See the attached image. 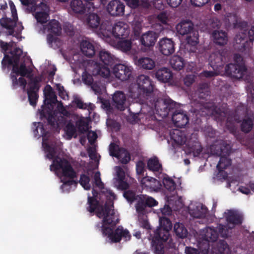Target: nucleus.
<instances>
[{
    "label": "nucleus",
    "mask_w": 254,
    "mask_h": 254,
    "mask_svg": "<svg viewBox=\"0 0 254 254\" xmlns=\"http://www.w3.org/2000/svg\"><path fill=\"white\" fill-rule=\"evenodd\" d=\"M136 64L138 66L144 69L150 70L155 66V62L150 58L143 57L139 59Z\"/></svg>",
    "instance_id": "nucleus-35"
},
{
    "label": "nucleus",
    "mask_w": 254,
    "mask_h": 254,
    "mask_svg": "<svg viewBox=\"0 0 254 254\" xmlns=\"http://www.w3.org/2000/svg\"><path fill=\"white\" fill-rule=\"evenodd\" d=\"M198 91L199 93V97L201 99H205L210 93L208 85L205 83L199 85Z\"/></svg>",
    "instance_id": "nucleus-50"
},
{
    "label": "nucleus",
    "mask_w": 254,
    "mask_h": 254,
    "mask_svg": "<svg viewBox=\"0 0 254 254\" xmlns=\"http://www.w3.org/2000/svg\"><path fill=\"white\" fill-rule=\"evenodd\" d=\"M124 196L130 203L136 200L137 198V195H136L135 191L131 190H125L124 193Z\"/></svg>",
    "instance_id": "nucleus-58"
},
{
    "label": "nucleus",
    "mask_w": 254,
    "mask_h": 254,
    "mask_svg": "<svg viewBox=\"0 0 254 254\" xmlns=\"http://www.w3.org/2000/svg\"><path fill=\"white\" fill-rule=\"evenodd\" d=\"M53 162L50 166L51 171H59L61 173L63 178L61 182L62 189L65 187H70L73 185L78 184V180H74L77 178V173L73 168L70 163L66 159L59 157L53 158Z\"/></svg>",
    "instance_id": "nucleus-3"
},
{
    "label": "nucleus",
    "mask_w": 254,
    "mask_h": 254,
    "mask_svg": "<svg viewBox=\"0 0 254 254\" xmlns=\"http://www.w3.org/2000/svg\"><path fill=\"white\" fill-rule=\"evenodd\" d=\"M254 121L252 119L248 117L244 119L241 124V130L242 131L248 133L250 132L253 128Z\"/></svg>",
    "instance_id": "nucleus-44"
},
{
    "label": "nucleus",
    "mask_w": 254,
    "mask_h": 254,
    "mask_svg": "<svg viewBox=\"0 0 254 254\" xmlns=\"http://www.w3.org/2000/svg\"><path fill=\"white\" fill-rule=\"evenodd\" d=\"M217 228L218 235H219L223 238H226L228 237V230L226 226L219 224Z\"/></svg>",
    "instance_id": "nucleus-60"
},
{
    "label": "nucleus",
    "mask_w": 254,
    "mask_h": 254,
    "mask_svg": "<svg viewBox=\"0 0 254 254\" xmlns=\"http://www.w3.org/2000/svg\"><path fill=\"white\" fill-rule=\"evenodd\" d=\"M0 48L1 52L4 53V57L1 61V68L4 71L6 67H10L12 64V55L10 56L7 54V51L9 49L8 43L0 40Z\"/></svg>",
    "instance_id": "nucleus-23"
},
{
    "label": "nucleus",
    "mask_w": 254,
    "mask_h": 254,
    "mask_svg": "<svg viewBox=\"0 0 254 254\" xmlns=\"http://www.w3.org/2000/svg\"><path fill=\"white\" fill-rule=\"evenodd\" d=\"M117 158L120 160L122 164H127L130 160V154L126 149L121 148L118 157Z\"/></svg>",
    "instance_id": "nucleus-48"
},
{
    "label": "nucleus",
    "mask_w": 254,
    "mask_h": 254,
    "mask_svg": "<svg viewBox=\"0 0 254 254\" xmlns=\"http://www.w3.org/2000/svg\"><path fill=\"white\" fill-rule=\"evenodd\" d=\"M33 133L35 137H43L42 145L44 147L45 151L47 152V157L49 159H53L56 154L55 148L46 142V137L48 131L45 128L43 123L41 122H34L33 123Z\"/></svg>",
    "instance_id": "nucleus-7"
},
{
    "label": "nucleus",
    "mask_w": 254,
    "mask_h": 254,
    "mask_svg": "<svg viewBox=\"0 0 254 254\" xmlns=\"http://www.w3.org/2000/svg\"><path fill=\"white\" fill-rule=\"evenodd\" d=\"M70 6L74 12L82 14L86 10L87 4L82 0H71Z\"/></svg>",
    "instance_id": "nucleus-36"
},
{
    "label": "nucleus",
    "mask_w": 254,
    "mask_h": 254,
    "mask_svg": "<svg viewBox=\"0 0 254 254\" xmlns=\"http://www.w3.org/2000/svg\"><path fill=\"white\" fill-rule=\"evenodd\" d=\"M243 108L244 110L243 113H245L244 108L243 107H238L235 111V112L229 114L228 116L227 111L224 110L221 111L220 109H218L216 111L215 119L218 122H222L226 119V127L229 130V131L233 134L236 135L237 132V128L235 125V122L239 123V117H238L235 114L239 113V111L241 110Z\"/></svg>",
    "instance_id": "nucleus-6"
},
{
    "label": "nucleus",
    "mask_w": 254,
    "mask_h": 254,
    "mask_svg": "<svg viewBox=\"0 0 254 254\" xmlns=\"http://www.w3.org/2000/svg\"><path fill=\"white\" fill-rule=\"evenodd\" d=\"M220 160L217 165V169L219 173L223 172L224 170L226 169L231 164V160L229 158V156H219Z\"/></svg>",
    "instance_id": "nucleus-45"
},
{
    "label": "nucleus",
    "mask_w": 254,
    "mask_h": 254,
    "mask_svg": "<svg viewBox=\"0 0 254 254\" xmlns=\"http://www.w3.org/2000/svg\"><path fill=\"white\" fill-rule=\"evenodd\" d=\"M174 231L179 238H185L188 236V232L183 223H176L174 226Z\"/></svg>",
    "instance_id": "nucleus-42"
},
{
    "label": "nucleus",
    "mask_w": 254,
    "mask_h": 254,
    "mask_svg": "<svg viewBox=\"0 0 254 254\" xmlns=\"http://www.w3.org/2000/svg\"><path fill=\"white\" fill-rule=\"evenodd\" d=\"M154 107L157 114H159L162 118H165L168 116L167 111V106L166 99L164 100H157L154 103Z\"/></svg>",
    "instance_id": "nucleus-33"
},
{
    "label": "nucleus",
    "mask_w": 254,
    "mask_h": 254,
    "mask_svg": "<svg viewBox=\"0 0 254 254\" xmlns=\"http://www.w3.org/2000/svg\"><path fill=\"white\" fill-rule=\"evenodd\" d=\"M160 228L156 229L155 233L163 236L162 239L168 240L169 237V231L172 228V224L170 220L165 216L159 218Z\"/></svg>",
    "instance_id": "nucleus-17"
},
{
    "label": "nucleus",
    "mask_w": 254,
    "mask_h": 254,
    "mask_svg": "<svg viewBox=\"0 0 254 254\" xmlns=\"http://www.w3.org/2000/svg\"><path fill=\"white\" fill-rule=\"evenodd\" d=\"M166 102L168 106L167 108L168 116L170 113H171L172 115L173 114L176 110H179L181 108L179 104L170 99H166Z\"/></svg>",
    "instance_id": "nucleus-49"
},
{
    "label": "nucleus",
    "mask_w": 254,
    "mask_h": 254,
    "mask_svg": "<svg viewBox=\"0 0 254 254\" xmlns=\"http://www.w3.org/2000/svg\"><path fill=\"white\" fill-rule=\"evenodd\" d=\"M147 168L152 172H160L162 170L161 164L159 163L157 157L150 158L147 161Z\"/></svg>",
    "instance_id": "nucleus-38"
},
{
    "label": "nucleus",
    "mask_w": 254,
    "mask_h": 254,
    "mask_svg": "<svg viewBox=\"0 0 254 254\" xmlns=\"http://www.w3.org/2000/svg\"><path fill=\"white\" fill-rule=\"evenodd\" d=\"M248 26V22L245 21L236 20V22L234 23V27L235 28H240L241 30L245 31H247Z\"/></svg>",
    "instance_id": "nucleus-64"
},
{
    "label": "nucleus",
    "mask_w": 254,
    "mask_h": 254,
    "mask_svg": "<svg viewBox=\"0 0 254 254\" xmlns=\"http://www.w3.org/2000/svg\"><path fill=\"white\" fill-rule=\"evenodd\" d=\"M146 205L148 207H152L157 205L158 202L152 197L144 195Z\"/></svg>",
    "instance_id": "nucleus-62"
},
{
    "label": "nucleus",
    "mask_w": 254,
    "mask_h": 254,
    "mask_svg": "<svg viewBox=\"0 0 254 254\" xmlns=\"http://www.w3.org/2000/svg\"><path fill=\"white\" fill-rule=\"evenodd\" d=\"M212 37L213 42L218 45L224 46L227 43V33L222 30L213 31Z\"/></svg>",
    "instance_id": "nucleus-28"
},
{
    "label": "nucleus",
    "mask_w": 254,
    "mask_h": 254,
    "mask_svg": "<svg viewBox=\"0 0 254 254\" xmlns=\"http://www.w3.org/2000/svg\"><path fill=\"white\" fill-rule=\"evenodd\" d=\"M73 103L76 105V107L81 109H86L87 106L86 103H84L81 99L79 97H75L74 98Z\"/></svg>",
    "instance_id": "nucleus-63"
},
{
    "label": "nucleus",
    "mask_w": 254,
    "mask_h": 254,
    "mask_svg": "<svg viewBox=\"0 0 254 254\" xmlns=\"http://www.w3.org/2000/svg\"><path fill=\"white\" fill-rule=\"evenodd\" d=\"M247 69L246 65L232 63L227 64L225 68L226 74L235 79L242 78Z\"/></svg>",
    "instance_id": "nucleus-14"
},
{
    "label": "nucleus",
    "mask_w": 254,
    "mask_h": 254,
    "mask_svg": "<svg viewBox=\"0 0 254 254\" xmlns=\"http://www.w3.org/2000/svg\"><path fill=\"white\" fill-rule=\"evenodd\" d=\"M158 34L153 31H148L142 34L140 38L141 50L147 51L155 45L158 38Z\"/></svg>",
    "instance_id": "nucleus-13"
},
{
    "label": "nucleus",
    "mask_w": 254,
    "mask_h": 254,
    "mask_svg": "<svg viewBox=\"0 0 254 254\" xmlns=\"http://www.w3.org/2000/svg\"><path fill=\"white\" fill-rule=\"evenodd\" d=\"M219 252L221 254H230L229 246L225 240H219L217 244Z\"/></svg>",
    "instance_id": "nucleus-51"
},
{
    "label": "nucleus",
    "mask_w": 254,
    "mask_h": 254,
    "mask_svg": "<svg viewBox=\"0 0 254 254\" xmlns=\"http://www.w3.org/2000/svg\"><path fill=\"white\" fill-rule=\"evenodd\" d=\"M212 151L218 156H229L231 153V146L229 144L222 143L219 145H212L211 147Z\"/></svg>",
    "instance_id": "nucleus-27"
},
{
    "label": "nucleus",
    "mask_w": 254,
    "mask_h": 254,
    "mask_svg": "<svg viewBox=\"0 0 254 254\" xmlns=\"http://www.w3.org/2000/svg\"><path fill=\"white\" fill-rule=\"evenodd\" d=\"M95 185L99 189H102L104 187V183L102 182L100 177V173L98 171L95 173L94 176Z\"/></svg>",
    "instance_id": "nucleus-59"
},
{
    "label": "nucleus",
    "mask_w": 254,
    "mask_h": 254,
    "mask_svg": "<svg viewBox=\"0 0 254 254\" xmlns=\"http://www.w3.org/2000/svg\"><path fill=\"white\" fill-rule=\"evenodd\" d=\"M22 53V50L19 48H16L10 51L9 53L12 55V64L10 65H12V68L10 76L13 89L16 88L19 85L22 87L23 90L25 91L27 81L23 77L31 74L32 69L27 67L24 63L19 65V62Z\"/></svg>",
    "instance_id": "nucleus-2"
},
{
    "label": "nucleus",
    "mask_w": 254,
    "mask_h": 254,
    "mask_svg": "<svg viewBox=\"0 0 254 254\" xmlns=\"http://www.w3.org/2000/svg\"><path fill=\"white\" fill-rule=\"evenodd\" d=\"M101 232L104 236H107L113 243L120 242L122 238L127 241L129 240L131 238L129 231L127 229L124 230L121 226L118 227L114 232L112 228L104 225L101 229Z\"/></svg>",
    "instance_id": "nucleus-9"
},
{
    "label": "nucleus",
    "mask_w": 254,
    "mask_h": 254,
    "mask_svg": "<svg viewBox=\"0 0 254 254\" xmlns=\"http://www.w3.org/2000/svg\"><path fill=\"white\" fill-rule=\"evenodd\" d=\"M171 67L176 70L182 69L185 64L184 59L180 56L175 55L170 60Z\"/></svg>",
    "instance_id": "nucleus-37"
},
{
    "label": "nucleus",
    "mask_w": 254,
    "mask_h": 254,
    "mask_svg": "<svg viewBox=\"0 0 254 254\" xmlns=\"http://www.w3.org/2000/svg\"><path fill=\"white\" fill-rule=\"evenodd\" d=\"M163 236L154 234L151 242V245L152 249L155 254H164V247L163 243L166 242L167 240H165L162 239Z\"/></svg>",
    "instance_id": "nucleus-24"
},
{
    "label": "nucleus",
    "mask_w": 254,
    "mask_h": 254,
    "mask_svg": "<svg viewBox=\"0 0 254 254\" xmlns=\"http://www.w3.org/2000/svg\"><path fill=\"white\" fill-rule=\"evenodd\" d=\"M47 29L49 32L59 35L61 33L62 28L59 22L53 19L48 24Z\"/></svg>",
    "instance_id": "nucleus-41"
},
{
    "label": "nucleus",
    "mask_w": 254,
    "mask_h": 254,
    "mask_svg": "<svg viewBox=\"0 0 254 254\" xmlns=\"http://www.w3.org/2000/svg\"><path fill=\"white\" fill-rule=\"evenodd\" d=\"M137 202L135 204L136 210L137 213L143 214L145 213V208L147 207L146 205V201L144 194L137 195Z\"/></svg>",
    "instance_id": "nucleus-39"
},
{
    "label": "nucleus",
    "mask_w": 254,
    "mask_h": 254,
    "mask_svg": "<svg viewBox=\"0 0 254 254\" xmlns=\"http://www.w3.org/2000/svg\"><path fill=\"white\" fill-rule=\"evenodd\" d=\"M87 25L92 29H97L100 27V32L103 34L106 32V31L110 30V27L105 26V24L101 23L100 16L95 13H90L86 18Z\"/></svg>",
    "instance_id": "nucleus-16"
},
{
    "label": "nucleus",
    "mask_w": 254,
    "mask_h": 254,
    "mask_svg": "<svg viewBox=\"0 0 254 254\" xmlns=\"http://www.w3.org/2000/svg\"><path fill=\"white\" fill-rule=\"evenodd\" d=\"M49 17V14L45 11L37 12L35 13V18L38 22L45 23Z\"/></svg>",
    "instance_id": "nucleus-56"
},
{
    "label": "nucleus",
    "mask_w": 254,
    "mask_h": 254,
    "mask_svg": "<svg viewBox=\"0 0 254 254\" xmlns=\"http://www.w3.org/2000/svg\"><path fill=\"white\" fill-rule=\"evenodd\" d=\"M160 52L165 56H170L175 52V43L171 39L164 38L159 42Z\"/></svg>",
    "instance_id": "nucleus-21"
},
{
    "label": "nucleus",
    "mask_w": 254,
    "mask_h": 254,
    "mask_svg": "<svg viewBox=\"0 0 254 254\" xmlns=\"http://www.w3.org/2000/svg\"><path fill=\"white\" fill-rule=\"evenodd\" d=\"M140 183L143 188L150 191H158L162 187L160 181L148 176L143 177L141 179Z\"/></svg>",
    "instance_id": "nucleus-20"
},
{
    "label": "nucleus",
    "mask_w": 254,
    "mask_h": 254,
    "mask_svg": "<svg viewBox=\"0 0 254 254\" xmlns=\"http://www.w3.org/2000/svg\"><path fill=\"white\" fill-rule=\"evenodd\" d=\"M78 130L80 133H84L88 130V124L83 120H79L76 122Z\"/></svg>",
    "instance_id": "nucleus-57"
},
{
    "label": "nucleus",
    "mask_w": 254,
    "mask_h": 254,
    "mask_svg": "<svg viewBox=\"0 0 254 254\" xmlns=\"http://www.w3.org/2000/svg\"><path fill=\"white\" fill-rule=\"evenodd\" d=\"M187 41L189 44L192 46H196L199 42L198 32H192L191 34H190V35L187 37Z\"/></svg>",
    "instance_id": "nucleus-54"
},
{
    "label": "nucleus",
    "mask_w": 254,
    "mask_h": 254,
    "mask_svg": "<svg viewBox=\"0 0 254 254\" xmlns=\"http://www.w3.org/2000/svg\"><path fill=\"white\" fill-rule=\"evenodd\" d=\"M127 98L123 92L116 91L113 96V102L115 107L120 111H124L126 108Z\"/></svg>",
    "instance_id": "nucleus-26"
},
{
    "label": "nucleus",
    "mask_w": 254,
    "mask_h": 254,
    "mask_svg": "<svg viewBox=\"0 0 254 254\" xmlns=\"http://www.w3.org/2000/svg\"><path fill=\"white\" fill-rule=\"evenodd\" d=\"M170 135L171 139L179 145L185 144L188 139L186 136L185 132L179 129L173 130Z\"/></svg>",
    "instance_id": "nucleus-31"
},
{
    "label": "nucleus",
    "mask_w": 254,
    "mask_h": 254,
    "mask_svg": "<svg viewBox=\"0 0 254 254\" xmlns=\"http://www.w3.org/2000/svg\"><path fill=\"white\" fill-rule=\"evenodd\" d=\"M90 181V177L85 174H82L80 175V180L78 181V183H79L85 190H90L91 189Z\"/></svg>",
    "instance_id": "nucleus-52"
},
{
    "label": "nucleus",
    "mask_w": 254,
    "mask_h": 254,
    "mask_svg": "<svg viewBox=\"0 0 254 254\" xmlns=\"http://www.w3.org/2000/svg\"><path fill=\"white\" fill-rule=\"evenodd\" d=\"M64 131L69 138L71 139L76 133V129L74 125L71 122H69L65 126Z\"/></svg>",
    "instance_id": "nucleus-53"
},
{
    "label": "nucleus",
    "mask_w": 254,
    "mask_h": 254,
    "mask_svg": "<svg viewBox=\"0 0 254 254\" xmlns=\"http://www.w3.org/2000/svg\"><path fill=\"white\" fill-rule=\"evenodd\" d=\"M155 77L159 81L167 83L172 79L173 73L170 69L163 67L156 71Z\"/></svg>",
    "instance_id": "nucleus-29"
},
{
    "label": "nucleus",
    "mask_w": 254,
    "mask_h": 254,
    "mask_svg": "<svg viewBox=\"0 0 254 254\" xmlns=\"http://www.w3.org/2000/svg\"><path fill=\"white\" fill-rule=\"evenodd\" d=\"M132 42L130 40H121L117 44V47L123 52H127L130 50Z\"/></svg>",
    "instance_id": "nucleus-46"
},
{
    "label": "nucleus",
    "mask_w": 254,
    "mask_h": 254,
    "mask_svg": "<svg viewBox=\"0 0 254 254\" xmlns=\"http://www.w3.org/2000/svg\"><path fill=\"white\" fill-rule=\"evenodd\" d=\"M100 63L95 62L93 72L103 77L108 78L110 75V68L115 64V58L110 53L101 50L99 54Z\"/></svg>",
    "instance_id": "nucleus-5"
},
{
    "label": "nucleus",
    "mask_w": 254,
    "mask_h": 254,
    "mask_svg": "<svg viewBox=\"0 0 254 254\" xmlns=\"http://www.w3.org/2000/svg\"><path fill=\"white\" fill-rule=\"evenodd\" d=\"M82 80L83 82L88 85H91L93 82V78L92 76L88 73L86 71L83 73L82 74Z\"/></svg>",
    "instance_id": "nucleus-61"
},
{
    "label": "nucleus",
    "mask_w": 254,
    "mask_h": 254,
    "mask_svg": "<svg viewBox=\"0 0 254 254\" xmlns=\"http://www.w3.org/2000/svg\"><path fill=\"white\" fill-rule=\"evenodd\" d=\"M132 70L131 66L119 64L113 66V73L117 78L121 81H126L131 77Z\"/></svg>",
    "instance_id": "nucleus-12"
},
{
    "label": "nucleus",
    "mask_w": 254,
    "mask_h": 254,
    "mask_svg": "<svg viewBox=\"0 0 254 254\" xmlns=\"http://www.w3.org/2000/svg\"><path fill=\"white\" fill-rule=\"evenodd\" d=\"M162 183L165 188L168 191L171 192L175 190L176 184L175 181L168 176L164 177Z\"/></svg>",
    "instance_id": "nucleus-47"
},
{
    "label": "nucleus",
    "mask_w": 254,
    "mask_h": 254,
    "mask_svg": "<svg viewBox=\"0 0 254 254\" xmlns=\"http://www.w3.org/2000/svg\"><path fill=\"white\" fill-rule=\"evenodd\" d=\"M125 5L120 0H112L108 4L106 9L112 16L119 17L125 14Z\"/></svg>",
    "instance_id": "nucleus-15"
},
{
    "label": "nucleus",
    "mask_w": 254,
    "mask_h": 254,
    "mask_svg": "<svg viewBox=\"0 0 254 254\" xmlns=\"http://www.w3.org/2000/svg\"><path fill=\"white\" fill-rule=\"evenodd\" d=\"M227 222L233 225H240L242 224V216L236 211L229 210L226 215Z\"/></svg>",
    "instance_id": "nucleus-34"
},
{
    "label": "nucleus",
    "mask_w": 254,
    "mask_h": 254,
    "mask_svg": "<svg viewBox=\"0 0 254 254\" xmlns=\"http://www.w3.org/2000/svg\"><path fill=\"white\" fill-rule=\"evenodd\" d=\"M176 30L181 35L191 34L193 32V24L190 20H182L177 25Z\"/></svg>",
    "instance_id": "nucleus-25"
},
{
    "label": "nucleus",
    "mask_w": 254,
    "mask_h": 254,
    "mask_svg": "<svg viewBox=\"0 0 254 254\" xmlns=\"http://www.w3.org/2000/svg\"><path fill=\"white\" fill-rule=\"evenodd\" d=\"M153 91V84L149 76L141 74L139 75L136 83L129 87V96L133 99H139L142 96H149Z\"/></svg>",
    "instance_id": "nucleus-4"
},
{
    "label": "nucleus",
    "mask_w": 254,
    "mask_h": 254,
    "mask_svg": "<svg viewBox=\"0 0 254 254\" xmlns=\"http://www.w3.org/2000/svg\"><path fill=\"white\" fill-rule=\"evenodd\" d=\"M80 50L82 53L87 57H92L95 54V47L87 40H83L80 43Z\"/></svg>",
    "instance_id": "nucleus-30"
},
{
    "label": "nucleus",
    "mask_w": 254,
    "mask_h": 254,
    "mask_svg": "<svg viewBox=\"0 0 254 254\" xmlns=\"http://www.w3.org/2000/svg\"><path fill=\"white\" fill-rule=\"evenodd\" d=\"M9 4L11 11L12 19L8 18L6 16H3L0 19V25L2 27L8 30V31L5 32L6 36H16L14 35V28L18 21L17 11L14 3L11 0L9 1Z\"/></svg>",
    "instance_id": "nucleus-8"
},
{
    "label": "nucleus",
    "mask_w": 254,
    "mask_h": 254,
    "mask_svg": "<svg viewBox=\"0 0 254 254\" xmlns=\"http://www.w3.org/2000/svg\"><path fill=\"white\" fill-rule=\"evenodd\" d=\"M42 81L41 76H36L30 78L28 83L29 88L27 89L28 100L30 104L35 106L36 105L39 96L38 92L40 87V82Z\"/></svg>",
    "instance_id": "nucleus-10"
},
{
    "label": "nucleus",
    "mask_w": 254,
    "mask_h": 254,
    "mask_svg": "<svg viewBox=\"0 0 254 254\" xmlns=\"http://www.w3.org/2000/svg\"><path fill=\"white\" fill-rule=\"evenodd\" d=\"M207 212V208L204 205L196 206L195 209L190 210V214L194 218H202L205 217Z\"/></svg>",
    "instance_id": "nucleus-40"
},
{
    "label": "nucleus",
    "mask_w": 254,
    "mask_h": 254,
    "mask_svg": "<svg viewBox=\"0 0 254 254\" xmlns=\"http://www.w3.org/2000/svg\"><path fill=\"white\" fill-rule=\"evenodd\" d=\"M172 120L174 125L178 127L182 128L186 126L189 123V119L187 115L181 108L179 110H176L175 113L172 115Z\"/></svg>",
    "instance_id": "nucleus-19"
},
{
    "label": "nucleus",
    "mask_w": 254,
    "mask_h": 254,
    "mask_svg": "<svg viewBox=\"0 0 254 254\" xmlns=\"http://www.w3.org/2000/svg\"><path fill=\"white\" fill-rule=\"evenodd\" d=\"M121 148L122 147H119V145H117L114 142L111 143L109 147L110 156L116 158L118 157Z\"/></svg>",
    "instance_id": "nucleus-55"
},
{
    "label": "nucleus",
    "mask_w": 254,
    "mask_h": 254,
    "mask_svg": "<svg viewBox=\"0 0 254 254\" xmlns=\"http://www.w3.org/2000/svg\"><path fill=\"white\" fill-rule=\"evenodd\" d=\"M92 193L93 196L88 197L89 206L87 210L90 213L94 212L96 210L97 216L99 218H103L101 222H98L96 224V230L101 232V229L104 225H110L113 227L115 226L119 223V219L115 215L113 201L109 200L106 202L104 206L100 205L99 201L95 198L97 192L93 189Z\"/></svg>",
    "instance_id": "nucleus-1"
},
{
    "label": "nucleus",
    "mask_w": 254,
    "mask_h": 254,
    "mask_svg": "<svg viewBox=\"0 0 254 254\" xmlns=\"http://www.w3.org/2000/svg\"><path fill=\"white\" fill-rule=\"evenodd\" d=\"M185 144L186 152L188 154L192 153L195 157L199 156L202 151L197 133H192Z\"/></svg>",
    "instance_id": "nucleus-11"
},
{
    "label": "nucleus",
    "mask_w": 254,
    "mask_h": 254,
    "mask_svg": "<svg viewBox=\"0 0 254 254\" xmlns=\"http://www.w3.org/2000/svg\"><path fill=\"white\" fill-rule=\"evenodd\" d=\"M112 33L116 38L124 39L129 35L130 30L127 24L119 21L113 27Z\"/></svg>",
    "instance_id": "nucleus-18"
},
{
    "label": "nucleus",
    "mask_w": 254,
    "mask_h": 254,
    "mask_svg": "<svg viewBox=\"0 0 254 254\" xmlns=\"http://www.w3.org/2000/svg\"><path fill=\"white\" fill-rule=\"evenodd\" d=\"M40 117L41 119L46 118L48 122V124L52 127H55L58 126L57 118L55 113L50 110L42 111L40 113Z\"/></svg>",
    "instance_id": "nucleus-32"
},
{
    "label": "nucleus",
    "mask_w": 254,
    "mask_h": 254,
    "mask_svg": "<svg viewBox=\"0 0 254 254\" xmlns=\"http://www.w3.org/2000/svg\"><path fill=\"white\" fill-rule=\"evenodd\" d=\"M223 56L220 52L212 53L209 57V65L214 70H221L223 67Z\"/></svg>",
    "instance_id": "nucleus-22"
},
{
    "label": "nucleus",
    "mask_w": 254,
    "mask_h": 254,
    "mask_svg": "<svg viewBox=\"0 0 254 254\" xmlns=\"http://www.w3.org/2000/svg\"><path fill=\"white\" fill-rule=\"evenodd\" d=\"M218 233L217 230L211 227L206 228L204 234V239L209 242H214L217 240Z\"/></svg>",
    "instance_id": "nucleus-43"
}]
</instances>
